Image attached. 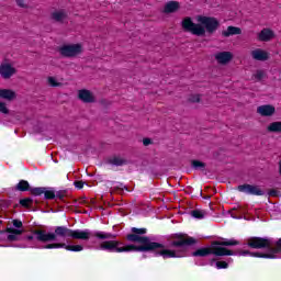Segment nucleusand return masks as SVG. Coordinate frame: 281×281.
<instances>
[{"instance_id":"1","label":"nucleus","mask_w":281,"mask_h":281,"mask_svg":"<svg viewBox=\"0 0 281 281\" xmlns=\"http://www.w3.org/2000/svg\"><path fill=\"white\" fill-rule=\"evenodd\" d=\"M148 234V228H137L132 227L131 233L125 236L127 243H138L137 245L130 244L120 247L122 241L120 240H105L100 244L101 251H109V254H128L131 251L148 252L154 251L155 257L159 256L164 260L168 258H186V251L167 249L161 243L150 240V237L146 236Z\"/></svg>"},{"instance_id":"2","label":"nucleus","mask_w":281,"mask_h":281,"mask_svg":"<svg viewBox=\"0 0 281 281\" xmlns=\"http://www.w3.org/2000/svg\"><path fill=\"white\" fill-rule=\"evenodd\" d=\"M181 26L193 36H205L214 34L221 27V22L215 16L199 15L198 23H194L192 18L187 16L182 20Z\"/></svg>"},{"instance_id":"3","label":"nucleus","mask_w":281,"mask_h":281,"mask_svg":"<svg viewBox=\"0 0 281 281\" xmlns=\"http://www.w3.org/2000/svg\"><path fill=\"white\" fill-rule=\"evenodd\" d=\"M33 234L36 236L38 243H54L58 236L60 238H72L74 240H89L91 238V232L89 229H71L66 226L55 227V233H47L45 229H35Z\"/></svg>"},{"instance_id":"4","label":"nucleus","mask_w":281,"mask_h":281,"mask_svg":"<svg viewBox=\"0 0 281 281\" xmlns=\"http://www.w3.org/2000/svg\"><path fill=\"white\" fill-rule=\"evenodd\" d=\"M240 245V241L236 239L222 238L221 240H214L210 247H202L191 254L193 258H207V256H234V250H229L226 247H236Z\"/></svg>"},{"instance_id":"5","label":"nucleus","mask_w":281,"mask_h":281,"mask_svg":"<svg viewBox=\"0 0 281 281\" xmlns=\"http://www.w3.org/2000/svg\"><path fill=\"white\" fill-rule=\"evenodd\" d=\"M247 247L250 249H267L269 252H266L267 256H272L268 257L269 260H276L277 254H281V238H279L274 247L271 244V239L267 237H249L247 239Z\"/></svg>"},{"instance_id":"6","label":"nucleus","mask_w":281,"mask_h":281,"mask_svg":"<svg viewBox=\"0 0 281 281\" xmlns=\"http://www.w3.org/2000/svg\"><path fill=\"white\" fill-rule=\"evenodd\" d=\"M170 247H176L177 249H186V247H192L196 245V238L191 237L186 233H175L170 235Z\"/></svg>"},{"instance_id":"7","label":"nucleus","mask_w":281,"mask_h":281,"mask_svg":"<svg viewBox=\"0 0 281 281\" xmlns=\"http://www.w3.org/2000/svg\"><path fill=\"white\" fill-rule=\"evenodd\" d=\"M59 54L64 58H76L79 54H82L81 44H67L59 47Z\"/></svg>"},{"instance_id":"8","label":"nucleus","mask_w":281,"mask_h":281,"mask_svg":"<svg viewBox=\"0 0 281 281\" xmlns=\"http://www.w3.org/2000/svg\"><path fill=\"white\" fill-rule=\"evenodd\" d=\"M42 249H66V251H82L85 247L82 245H67L65 243H53L42 247Z\"/></svg>"},{"instance_id":"9","label":"nucleus","mask_w":281,"mask_h":281,"mask_svg":"<svg viewBox=\"0 0 281 281\" xmlns=\"http://www.w3.org/2000/svg\"><path fill=\"white\" fill-rule=\"evenodd\" d=\"M237 190L245 194H251L252 196H265V191H262L260 187L254 184H240L237 187Z\"/></svg>"},{"instance_id":"10","label":"nucleus","mask_w":281,"mask_h":281,"mask_svg":"<svg viewBox=\"0 0 281 281\" xmlns=\"http://www.w3.org/2000/svg\"><path fill=\"white\" fill-rule=\"evenodd\" d=\"M14 74H16V68L12 67L11 64L0 65V76L3 80H10Z\"/></svg>"},{"instance_id":"11","label":"nucleus","mask_w":281,"mask_h":281,"mask_svg":"<svg viewBox=\"0 0 281 281\" xmlns=\"http://www.w3.org/2000/svg\"><path fill=\"white\" fill-rule=\"evenodd\" d=\"M257 113L262 117H271L276 113V106L271 104H265L257 108Z\"/></svg>"},{"instance_id":"12","label":"nucleus","mask_w":281,"mask_h":281,"mask_svg":"<svg viewBox=\"0 0 281 281\" xmlns=\"http://www.w3.org/2000/svg\"><path fill=\"white\" fill-rule=\"evenodd\" d=\"M78 98L81 102H86L87 104H91V102H95V98L93 93L87 89L79 90Z\"/></svg>"},{"instance_id":"13","label":"nucleus","mask_w":281,"mask_h":281,"mask_svg":"<svg viewBox=\"0 0 281 281\" xmlns=\"http://www.w3.org/2000/svg\"><path fill=\"white\" fill-rule=\"evenodd\" d=\"M5 232L7 234H9L7 236V240H9L10 243H16V240H19V236L23 234V231L13 227H7Z\"/></svg>"},{"instance_id":"14","label":"nucleus","mask_w":281,"mask_h":281,"mask_svg":"<svg viewBox=\"0 0 281 281\" xmlns=\"http://www.w3.org/2000/svg\"><path fill=\"white\" fill-rule=\"evenodd\" d=\"M234 58L232 52H220L215 55V60L220 63V65H227Z\"/></svg>"},{"instance_id":"15","label":"nucleus","mask_w":281,"mask_h":281,"mask_svg":"<svg viewBox=\"0 0 281 281\" xmlns=\"http://www.w3.org/2000/svg\"><path fill=\"white\" fill-rule=\"evenodd\" d=\"M251 56H252L254 60H260L262 63H265V60H269V53H267V50H263L260 48L252 50Z\"/></svg>"},{"instance_id":"16","label":"nucleus","mask_w":281,"mask_h":281,"mask_svg":"<svg viewBox=\"0 0 281 281\" xmlns=\"http://www.w3.org/2000/svg\"><path fill=\"white\" fill-rule=\"evenodd\" d=\"M240 34H243V30H240L238 26H228L226 31H222V36H224V38H229V36H238Z\"/></svg>"},{"instance_id":"17","label":"nucleus","mask_w":281,"mask_h":281,"mask_svg":"<svg viewBox=\"0 0 281 281\" xmlns=\"http://www.w3.org/2000/svg\"><path fill=\"white\" fill-rule=\"evenodd\" d=\"M181 8V4L178 1H169L165 4L164 13L165 14H173Z\"/></svg>"},{"instance_id":"18","label":"nucleus","mask_w":281,"mask_h":281,"mask_svg":"<svg viewBox=\"0 0 281 281\" xmlns=\"http://www.w3.org/2000/svg\"><path fill=\"white\" fill-rule=\"evenodd\" d=\"M67 13L65 10L54 11L50 14V19L55 21V23H65V20L67 19Z\"/></svg>"},{"instance_id":"19","label":"nucleus","mask_w":281,"mask_h":281,"mask_svg":"<svg viewBox=\"0 0 281 281\" xmlns=\"http://www.w3.org/2000/svg\"><path fill=\"white\" fill-rule=\"evenodd\" d=\"M0 99L12 102V100L16 99V92L10 89H0Z\"/></svg>"},{"instance_id":"20","label":"nucleus","mask_w":281,"mask_h":281,"mask_svg":"<svg viewBox=\"0 0 281 281\" xmlns=\"http://www.w3.org/2000/svg\"><path fill=\"white\" fill-rule=\"evenodd\" d=\"M240 256H251V258H266V259L273 258L272 255H267V252H259V251L251 252L249 250H241Z\"/></svg>"},{"instance_id":"21","label":"nucleus","mask_w":281,"mask_h":281,"mask_svg":"<svg viewBox=\"0 0 281 281\" xmlns=\"http://www.w3.org/2000/svg\"><path fill=\"white\" fill-rule=\"evenodd\" d=\"M274 34L273 31L270 29H263L258 35L259 41H262L263 43H268L271 38H273Z\"/></svg>"},{"instance_id":"22","label":"nucleus","mask_w":281,"mask_h":281,"mask_svg":"<svg viewBox=\"0 0 281 281\" xmlns=\"http://www.w3.org/2000/svg\"><path fill=\"white\" fill-rule=\"evenodd\" d=\"M108 164H110L111 166H126L127 161L126 159L120 157V156H114L110 159H108Z\"/></svg>"},{"instance_id":"23","label":"nucleus","mask_w":281,"mask_h":281,"mask_svg":"<svg viewBox=\"0 0 281 281\" xmlns=\"http://www.w3.org/2000/svg\"><path fill=\"white\" fill-rule=\"evenodd\" d=\"M31 189L32 188L30 187V182H27V180H20L15 187L18 192H30Z\"/></svg>"},{"instance_id":"24","label":"nucleus","mask_w":281,"mask_h":281,"mask_svg":"<svg viewBox=\"0 0 281 281\" xmlns=\"http://www.w3.org/2000/svg\"><path fill=\"white\" fill-rule=\"evenodd\" d=\"M93 236L99 238V240H113V238H115V235L105 232H97Z\"/></svg>"},{"instance_id":"25","label":"nucleus","mask_w":281,"mask_h":281,"mask_svg":"<svg viewBox=\"0 0 281 281\" xmlns=\"http://www.w3.org/2000/svg\"><path fill=\"white\" fill-rule=\"evenodd\" d=\"M268 133H281V122H272L267 127Z\"/></svg>"},{"instance_id":"26","label":"nucleus","mask_w":281,"mask_h":281,"mask_svg":"<svg viewBox=\"0 0 281 281\" xmlns=\"http://www.w3.org/2000/svg\"><path fill=\"white\" fill-rule=\"evenodd\" d=\"M44 199L46 201H54V199H56V191L48 190L47 188L44 187Z\"/></svg>"},{"instance_id":"27","label":"nucleus","mask_w":281,"mask_h":281,"mask_svg":"<svg viewBox=\"0 0 281 281\" xmlns=\"http://www.w3.org/2000/svg\"><path fill=\"white\" fill-rule=\"evenodd\" d=\"M34 204V200L32 198H24L20 200V205L22 207H25L26 210H30L32 205Z\"/></svg>"},{"instance_id":"28","label":"nucleus","mask_w":281,"mask_h":281,"mask_svg":"<svg viewBox=\"0 0 281 281\" xmlns=\"http://www.w3.org/2000/svg\"><path fill=\"white\" fill-rule=\"evenodd\" d=\"M30 192L33 196H42V194L45 192V187L31 188Z\"/></svg>"},{"instance_id":"29","label":"nucleus","mask_w":281,"mask_h":281,"mask_svg":"<svg viewBox=\"0 0 281 281\" xmlns=\"http://www.w3.org/2000/svg\"><path fill=\"white\" fill-rule=\"evenodd\" d=\"M191 166L194 170H203L205 169V162L201 160H192Z\"/></svg>"},{"instance_id":"30","label":"nucleus","mask_w":281,"mask_h":281,"mask_svg":"<svg viewBox=\"0 0 281 281\" xmlns=\"http://www.w3.org/2000/svg\"><path fill=\"white\" fill-rule=\"evenodd\" d=\"M191 216H193V218H198L199 221H201L205 218V211L193 210L191 211Z\"/></svg>"},{"instance_id":"31","label":"nucleus","mask_w":281,"mask_h":281,"mask_svg":"<svg viewBox=\"0 0 281 281\" xmlns=\"http://www.w3.org/2000/svg\"><path fill=\"white\" fill-rule=\"evenodd\" d=\"M65 196H67V190H59L55 193V199L65 202Z\"/></svg>"},{"instance_id":"32","label":"nucleus","mask_w":281,"mask_h":281,"mask_svg":"<svg viewBox=\"0 0 281 281\" xmlns=\"http://www.w3.org/2000/svg\"><path fill=\"white\" fill-rule=\"evenodd\" d=\"M215 267L216 269H228L229 263L227 261H216Z\"/></svg>"},{"instance_id":"33","label":"nucleus","mask_w":281,"mask_h":281,"mask_svg":"<svg viewBox=\"0 0 281 281\" xmlns=\"http://www.w3.org/2000/svg\"><path fill=\"white\" fill-rule=\"evenodd\" d=\"M48 85L50 87H60V82L56 81V79L54 77H48Z\"/></svg>"},{"instance_id":"34","label":"nucleus","mask_w":281,"mask_h":281,"mask_svg":"<svg viewBox=\"0 0 281 281\" xmlns=\"http://www.w3.org/2000/svg\"><path fill=\"white\" fill-rule=\"evenodd\" d=\"M0 113H3L4 115H8V113H10V110L4 102H0Z\"/></svg>"},{"instance_id":"35","label":"nucleus","mask_w":281,"mask_h":281,"mask_svg":"<svg viewBox=\"0 0 281 281\" xmlns=\"http://www.w3.org/2000/svg\"><path fill=\"white\" fill-rule=\"evenodd\" d=\"M189 102H201V95L199 94H192L191 97H189Z\"/></svg>"},{"instance_id":"36","label":"nucleus","mask_w":281,"mask_h":281,"mask_svg":"<svg viewBox=\"0 0 281 281\" xmlns=\"http://www.w3.org/2000/svg\"><path fill=\"white\" fill-rule=\"evenodd\" d=\"M74 186L77 190H82V188H85V182L82 180H77L74 182Z\"/></svg>"},{"instance_id":"37","label":"nucleus","mask_w":281,"mask_h":281,"mask_svg":"<svg viewBox=\"0 0 281 281\" xmlns=\"http://www.w3.org/2000/svg\"><path fill=\"white\" fill-rule=\"evenodd\" d=\"M12 224L13 227H16V229H21V227H23V222H21V220H13Z\"/></svg>"},{"instance_id":"38","label":"nucleus","mask_w":281,"mask_h":281,"mask_svg":"<svg viewBox=\"0 0 281 281\" xmlns=\"http://www.w3.org/2000/svg\"><path fill=\"white\" fill-rule=\"evenodd\" d=\"M255 78L256 80H262V78H265V71L257 70V72L255 74Z\"/></svg>"},{"instance_id":"39","label":"nucleus","mask_w":281,"mask_h":281,"mask_svg":"<svg viewBox=\"0 0 281 281\" xmlns=\"http://www.w3.org/2000/svg\"><path fill=\"white\" fill-rule=\"evenodd\" d=\"M150 144H153V139H150V138H144L143 139V145L144 146H150Z\"/></svg>"},{"instance_id":"40","label":"nucleus","mask_w":281,"mask_h":281,"mask_svg":"<svg viewBox=\"0 0 281 281\" xmlns=\"http://www.w3.org/2000/svg\"><path fill=\"white\" fill-rule=\"evenodd\" d=\"M268 194L269 196H278V190L272 189L268 192Z\"/></svg>"},{"instance_id":"41","label":"nucleus","mask_w":281,"mask_h":281,"mask_svg":"<svg viewBox=\"0 0 281 281\" xmlns=\"http://www.w3.org/2000/svg\"><path fill=\"white\" fill-rule=\"evenodd\" d=\"M15 1L20 8H25V3L23 2V0H15Z\"/></svg>"},{"instance_id":"42","label":"nucleus","mask_w":281,"mask_h":281,"mask_svg":"<svg viewBox=\"0 0 281 281\" xmlns=\"http://www.w3.org/2000/svg\"><path fill=\"white\" fill-rule=\"evenodd\" d=\"M79 203H80V205H85V203H87V200H85V198H80Z\"/></svg>"},{"instance_id":"43","label":"nucleus","mask_w":281,"mask_h":281,"mask_svg":"<svg viewBox=\"0 0 281 281\" xmlns=\"http://www.w3.org/2000/svg\"><path fill=\"white\" fill-rule=\"evenodd\" d=\"M26 240H34V235L26 236Z\"/></svg>"},{"instance_id":"44","label":"nucleus","mask_w":281,"mask_h":281,"mask_svg":"<svg viewBox=\"0 0 281 281\" xmlns=\"http://www.w3.org/2000/svg\"><path fill=\"white\" fill-rule=\"evenodd\" d=\"M212 262H216V259H212V260H211V265H212Z\"/></svg>"},{"instance_id":"45","label":"nucleus","mask_w":281,"mask_h":281,"mask_svg":"<svg viewBox=\"0 0 281 281\" xmlns=\"http://www.w3.org/2000/svg\"><path fill=\"white\" fill-rule=\"evenodd\" d=\"M232 218H237L236 215L232 214Z\"/></svg>"}]
</instances>
